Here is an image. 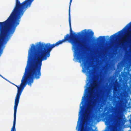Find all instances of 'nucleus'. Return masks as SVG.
<instances>
[{"label": "nucleus", "instance_id": "1a4fd4ad", "mask_svg": "<svg viewBox=\"0 0 131 131\" xmlns=\"http://www.w3.org/2000/svg\"><path fill=\"white\" fill-rule=\"evenodd\" d=\"M118 35V32L115 34H114L111 36L110 38L111 40H113Z\"/></svg>", "mask_w": 131, "mask_h": 131}, {"label": "nucleus", "instance_id": "ddd939ff", "mask_svg": "<svg viewBox=\"0 0 131 131\" xmlns=\"http://www.w3.org/2000/svg\"><path fill=\"white\" fill-rule=\"evenodd\" d=\"M84 105H83L81 107V108H82V109H83L84 108Z\"/></svg>", "mask_w": 131, "mask_h": 131}, {"label": "nucleus", "instance_id": "2eb2a0df", "mask_svg": "<svg viewBox=\"0 0 131 131\" xmlns=\"http://www.w3.org/2000/svg\"><path fill=\"white\" fill-rule=\"evenodd\" d=\"M130 125H131V119L130 121Z\"/></svg>", "mask_w": 131, "mask_h": 131}, {"label": "nucleus", "instance_id": "dca6fc26", "mask_svg": "<svg viewBox=\"0 0 131 131\" xmlns=\"http://www.w3.org/2000/svg\"><path fill=\"white\" fill-rule=\"evenodd\" d=\"M129 127L130 129H131V125H130V126Z\"/></svg>", "mask_w": 131, "mask_h": 131}, {"label": "nucleus", "instance_id": "f03ea898", "mask_svg": "<svg viewBox=\"0 0 131 131\" xmlns=\"http://www.w3.org/2000/svg\"><path fill=\"white\" fill-rule=\"evenodd\" d=\"M35 45H33L29 50L27 64L20 86L19 87L12 83L17 88L14 105L18 106L20 95L27 83L31 86V83L33 82L34 79H38L41 75V70L42 60L39 58L35 50Z\"/></svg>", "mask_w": 131, "mask_h": 131}, {"label": "nucleus", "instance_id": "39448f33", "mask_svg": "<svg viewBox=\"0 0 131 131\" xmlns=\"http://www.w3.org/2000/svg\"><path fill=\"white\" fill-rule=\"evenodd\" d=\"M72 0H70L69 2V24L70 27V30L71 31V17H70V8L71 5Z\"/></svg>", "mask_w": 131, "mask_h": 131}, {"label": "nucleus", "instance_id": "9b49d317", "mask_svg": "<svg viewBox=\"0 0 131 131\" xmlns=\"http://www.w3.org/2000/svg\"><path fill=\"white\" fill-rule=\"evenodd\" d=\"M15 127V126H13L10 131H16Z\"/></svg>", "mask_w": 131, "mask_h": 131}, {"label": "nucleus", "instance_id": "f8f14e48", "mask_svg": "<svg viewBox=\"0 0 131 131\" xmlns=\"http://www.w3.org/2000/svg\"><path fill=\"white\" fill-rule=\"evenodd\" d=\"M15 127V126H13L10 131H16Z\"/></svg>", "mask_w": 131, "mask_h": 131}, {"label": "nucleus", "instance_id": "4468645a", "mask_svg": "<svg viewBox=\"0 0 131 131\" xmlns=\"http://www.w3.org/2000/svg\"><path fill=\"white\" fill-rule=\"evenodd\" d=\"M123 77L124 78H125L126 77V74H124L123 75Z\"/></svg>", "mask_w": 131, "mask_h": 131}, {"label": "nucleus", "instance_id": "0eeeda50", "mask_svg": "<svg viewBox=\"0 0 131 131\" xmlns=\"http://www.w3.org/2000/svg\"><path fill=\"white\" fill-rule=\"evenodd\" d=\"M123 62H121L118 63L117 66V68L118 69H120L123 66Z\"/></svg>", "mask_w": 131, "mask_h": 131}, {"label": "nucleus", "instance_id": "423d86ee", "mask_svg": "<svg viewBox=\"0 0 131 131\" xmlns=\"http://www.w3.org/2000/svg\"><path fill=\"white\" fill-rule=\"evenodd\" d=\"M18 106L14 105V119L13 121V126H15L16 125V113Z\"/></svg>", "mask_w": 131, "mask_h": 131}, {"label": "nucleus", "instance_id": "7ed1b4c3", "mask_svg": "<svg viewBox=\"0 0 131 131\" xmlns=\"http://www.w3.org/2000/svg\"><path fill=\"white\" fill-rule=\"evenodd\" d=\"M28 8L25 1L20 3L19 0H16L15 6L9 16L5 21L0 22V47H5L19 24L21 18Z\"/></svg>", "mask_w": 131, "mask_h": 131}, {"label": "nucleus", "instance_id": "6e6552de", "mask_svg": "<svg viewBox=\"0 0 131 131\" xmlns=\"http://www.w3.org/2000/svg\"><path fill=\"white\" fill-rule=\"evenodd\" d=\"M34 0H25V1L28 5L29 7L30 8L31 5L32 3Z\"/></svg>", "mask_w": 131, "mask_h": 131}, {"label": "nucleus", "instance_id": "f3484780", "mask_svg": "<svg viewBox=\"0 0 131 131\" xmlns=\"http://www.w3.org/2000/svg\"><path fill=\"white\" fill-rule=\"evenodd\" d=\"M128 131H131V130H129Z\"/></svg>", "mask_w": 131, "mask_h": 131}, {"label": "nucleus", "instance_id": "a211bd4d", "mask_svg": "<svg viewBox=\"0 0 131 131\" xmlns=\"http://www.w3.org/2000/svg\"><path fill=\"white\" fill-rule=\"evenodd\" d=\"M130 101H131V99H130Z\"/></svg>", "mask_w": 131, "mask_h": 131}, {"label": "nucleus", "instance_id": "9d476101", "mask_svg": "<svg viewBox=\"0 0 131 131\" xmlns=\"http://www.w3.org/2000/svg\"><path fill=\"white\" fill-rule=\"evenodd\" d=\"M105 36H100L99 37V38H100V41H104L105 40Z\"/></svg>", "mask_w": 131, "mask_h": 131}, {"label": "nucleus", "instance_id": "f257e3e1", "mask_svg": "<svg viewBox=\"0 0 131 131\" xmlns=\"http://www.w3.org/2000/svg\"><path fill=\"white\" fill-rule=\"evenodd\" d=\"M83 31L82 34L84 36L82 42H80L79 39L78 35L74 32H73L71 29L70 31V35L69 34H67L64 37L63 39L60 40L55 43L50 45L49 43L45 44L41 43L40 42L35 47V50L39 59H41L42 61L47 60V58L49 57L50 56V53L53 48L56 46H58L62 43L68 41L72 45L73 48L74 50L75 55L76 59L79 61V62L81 63L84 66L83 68L85 72L87 71V73L89 74V79L88 82L86 85L89 86L91 85L92 87L90 88V89L89 91L90 94L89 96L90 103L88 104L86 110H91L93 105L95 104V99H94V94L93 88H96L98 86L99 82L96 80L93 81L94 76L92 70L89 68L88 62L86 59L80 47L86 48L89 47L91 43V36H93L94 32L92 31H87L86 29H84Z\"/></svg>", "mask_w": 131, "mask_h": 131}, {"label": "nucleus", "instance_id": "20e7f679", "mask_svg": "<svg viewBox=\"0 0 131 131\" xmlns=\"http://www.w3.org/2000/svg\"><path fill=\"white\" fill-rule=\"evenodd\" d=\"M114 103L115 104V116L116 118L113 117L112 114H109L106 116L104 119L105 120V124L108 126V129L106 131H111L110 126L112 125L115 123L116 121L119 124L124 122V118L121 113L124 108L125 104V99L120 101H115Z\"/></svg>", "mask_w": 131, "mask_h": 131}, {"label": "nucleus", "instance_id": "6ab92c4d", "mask_svg": "<svg viewBox=\"0 0 131 131\" xmlns=\"http://www.w3.org/2000/svg\"><path fill=\"white\" fill-rule=\"evenodd\" d=\"M83 101L81 103H82Z\"/></svg>", "mask_w": 131, "mask_h": 131}]
</instances>
